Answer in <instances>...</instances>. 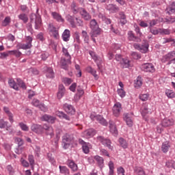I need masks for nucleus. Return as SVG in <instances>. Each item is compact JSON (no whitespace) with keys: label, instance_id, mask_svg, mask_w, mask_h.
<instances>
[{"label":"nucleus","instance_id":"nucleus-1","mask_svg":"<svg viewBox=\"0 0 175 175\" xmlns=\"http://www.w3.org/2000/svg\"><path fill=\"white\" fill-rule=\"evenodd\" d=\"M35 24V29H39L42 27V18L40 15H36V14H31L30 15V23L27 24V28L29 32H33L32 29V24Z\"/></svg>","mask_w":175,"mask_h":175},{"label":"nucleus","instance_id":"nucleus-2","mask_svg":"<svg viewBox=\"0 0 175 175\" xmlns=\"http://www.w3.org/2000/svg\"><path fill=\"white\" fill-rule=\"evenodd\" d=\"M90 28L91 29L90 36L91 38H97L100 35L102 32V29L99 27L98 22L95 19H92L90 22Z\"/></svg>","mask_w":175,"mask_h":175},{"label":"nucleus","instance_id":"nucleus-3","mask_svg":"<svg viewBox=\"0 0 175 175\" xmlns=\"http://www.w3.org/2000/svg\"><path fill=\"white\" fill-rule=\"evenodd\" d=\"M174 125V120L173 118H164L160 125L157 127V132L158 133H162V131H163V128H167L169 126H173Z\"/></svg>","mask_w":175,"mask_h":175},{"label":"nucleus","instance_id":"nucleus-4","mask_svg":"<svg viewBox=\"0 0 175 175\" xmlns=\"http://www.w3.org/2000/svg\"><path fill=\"white\" fill-rule=\"evenodd\" d=\"M97 142L102 143L105 147H108L109 150H113V146H111V141L107 138H105L103 136H98L96 137Z\"/></svg>","mask_w":175,"mask_h":175},{"label":"nucleus","instance_id":"nucleus-5","mask_svg":"<svg viewBox=\"0 0 175 175\" xmlns=\"http://www.w3.org/2000/svg\"><path fill=\"white\" fill-rule=\"evenodd\" d=\"M141 69H142L144 72H148V73H154V72H155V67L154 66V64L151 63L142 64Z\"/></svg>","mask_w":175,"mask_h":175},{"label":"nucleus","instance_id":"nucleus-6","mask_svg":"<svg viewBox=\"0 0 175 175\" xmlns=\"http://www.w3.org/2000/svg\"><path fill=\"white\" fill-rule=\"evenodd\" d=\"M90 118L93 120V121H97V122H99V124H101V125H103L104 126H107V122L100 115H91Z\"/></svg>","mask_w":175,"mask_h":175},{"label":"nucleus","instance_id":"nucleus-7","mask_svg":"<svg viewBox=\"0 0 175 175\" xmlns=\"http://www.w3.org/2000/svg\"><path fill=\"white\" fill-rule=\"evenodd\" d=\"M122 110V107L121 103H116L114 104L112 111L113 114L115 117H120V114H121V111Z\"/></svg>","mask_w":175,"mask_h":175},{"label":"nucleus","instance_id":"nucleus-8","mask_svg":"<svg viewBox=\"0 0 175 175\" xmlns=\"http://www.w3.org/2000/svg\"><path fill=\"white\" fill-rule=\"evenodd\" d=\"M133 47L134 49L138 50L139 51H140V53H143L144 54L148 51V44L140 45L139 44H134Z\"/></svg>","mask_w":175,"mask_h":175},{"label":"nucleus","instance_id":"nucleus-9","mask_svg":"<svg viewBox=\"0 0 175 175\" xmlns=\"http://www.w3.org/2000/svg\"><path fill=\"white\" fill-rule=\"evenodd\" d=\"M31 130L32 131V132H34L38 135H42V133H43V126L40 124H33L31 126Z\"/></svg>","mask_w":175,"mask_h":175},{"label":"nucleus","instance_id":"nucleus-10","mask_svg":"<svg viewBox=\"0 0 175 175\" xmlns=\"http://www.w3.org/2000/svg\"><path fill=\"white\" fill-rule=\"evenodd\" d=\"M79 14L85 21H90V20L92 18L90 13H88V12H87V10H85L84 8H81L79 10Z\"/></svg>","mask_w":175,"mask_h":175},{"label":"nucleus","instance_id":"nucleus-11","mask_svg":"<svg viewBox=\"0 0 175 175\" xmlns=\"http://www.w3.org/2000/svg\"><path fill=\"white\" fill-rule=\"evenodd\" d=\"M70 60H68L67 58L62 57L60 60V65L62 69H64V70H68L69 69V64H70Z\"/></svg>","mask_w":175,"mask_h":175},{"label":"nucleus","instance_id":"nucleus-12","mask_svg":"<svg viewBox=\"0 0 175 175\" xmlns=\"http://www.w3.org/2000/svg\"><path fill=\"white\" fill-rule=\"evenodd\" d=\"M123 119L124 121L126 123V125L129 127L133 126V121L132 120V118H131V114L128 113H125L123 115Z\"/></svg>","mask_w":175,"mask_h":175},{"label":"nucleus","instance_id":"nucleus-13","mask_svg":"<svg viewBox=\"0 0 175 175\" xmlns=\"http://www.w3.org/2000/svg\"><path fill=\"white\" fill-rule=\"evenodd\" d=\"M44 70L47 79H54V70L53 68L45 66Z\"/></svg>","mask_w":175,"mask_h":175},{"label":"nucleus","instance_id":"nucleus-14","mask_svg":"<svg viewBox=\"0 0 175 175\" xmlns=\"http://www.w3.org/2000/svg\"><path fill=\"white\" fill-rule=\"evenodd\" d=\"M109 131L111 133L113 136H117L118 135V130H117V127L116 126V123L110 120L109 121Z\"/></svg>","mask_w":175,"mask_h":175},{"label":"nucleus","instance_id":"nucleus-15","mask_svg":"<svg viewBox=\"0 0 175 175\" xmlns=\"http://www.w3.org/2000/svg\"><path fill=\"white\" fill-rule=\"evenodd\" d=\"M42 121H46L49 124H54L55 122V117L51 116L50 115L45 114L41 117Z\"/></svg>","mask_w":175,"mask_h":175},{"label":"nucleus","instance_id":"nucleus-16","mask_svg":"<svg viewBox=\"0 0 175 175\" xmlns=\"http://www.w3.org/2000/svg\"><path fill=\"white\" fill-rule=\"evenodd\" d=\"M43 131H45L46 135L51 136V137L54 136V129L52 126H47V124H44Z\"/></svg>","mask_w":175,"mask_h":175},{"label":"nucleus","instance_id":"nucleus-17","mask_svg":"<svg viewBox=\"0 0 175 175\" xmlns=\"http://www.w3.org/2000/svg\"><path fill=\"white\" fill-rule=\"evenodd\" d=\"M79 144L82 146V150L85 154H88L90 152V148L88 147V143L84 142V140L79 139Z\"/></svg>","mask_w":175,"mask_h":175},{"label":"nucleus","instance_id":"nucleus-18","mask_svg":"<svg viewBox=\"0 0 175 175\" xmlns=\"http://www.w3.org/2000/svg\"><path fill=\"white\" fill-rule=\"evenodd\" d=\"M106 9L109 11V13H117L120 11V8L114 4H108Z\"/></svg>","mask_w":175,"mask_h":175},{"label":"nucleus","instance_id":"nucleus-19","mask_svg":"<svg viewBox=\"0 0 175 175\" xmlns=\"http://www.w3.org/2000/svg\"><path fill=\"white\" fill-rule=\"evenodd\" d=\"M67 165L70 169H71L72 172H77L79 170V167L77 166V164L75 163L72 160H68L67 161Z\"/></svg>","mask_w":175,"mask_h":175},{"label":"nucleus","instance_id":"nucleus-20","mask_svg":"<svg viewBox=\"0 0 175 175\" xmlns=\"http://www.w3.org/2000/svg\"><path fill=\"white\" fill-rule=\"evenodd\" d=\"M128 39L129 40L133 41V42H142V40L137 36H135V34L133 33V31H129L128 32Z\"/></svg>","mask_w":175,"mask_h":175},{"label":"nucleus","instance_id":"nucleus-21","mask_svg":"<svg viewBox=\"0 0 175 175\" xmlns=\"http://www.w3.org/2000/svg\"><path fill=\"white\" fill-rule=\"evenodd\" d=\"M175 56V51L169 52L167 55H164L161 59L162 62H167V61H170L172 58Z\"/></svg>","mask_w":175,"mask_h":175},{"label":"nucleus","instance_id":"nucleus-22","mask_svg":"<svg viewBox=\"0 0 175 175\" xmlns=\"http://www.w3.org/2000/svg\"><path fill=\"white\" fill-rule=\"evenodd\" d=\"M64 42H69L70 39V31L68 29H65L62 35Z\"/></svg>","mask_w":175,"mask_h":175},{"label":"nucleus","instance_id":"nucleus-23","mask_svg":"<svg viewBox=\"0 0 175 175\" xmlns=\"http://www.w3.org/2000/svg\"><path fill=\"white\" fill-rule=\"evenodd\" d=\"M64 109L65 110V111L66 113H68V114H75V108L73 107V106L69 105V104H65L64 105Z\"/></svg>","mask_w":175,"mask_h":175},{"label":"nucleus","instance_id":"nucleus-24","mask_svg":"<svg viewBox=\"0 0 175 175\" xmlns=\"http://www.w3.org/2000/svg\"><path fill=\"white\" fill-rule=\"evenodd\" d=\"M94 159L97 162V165L102 169L105 166V160L103 157H101L99 155L94 156Z\"/></svg>","mask_w":175,"mask_h":175},{"label":"nucleus","instance_id":"nucleus-25","mask_svg":"<svg viewBox=\"0 0 175 175\" xmlns=\"http://www.w3.org/2000/svg\"><path fill=\"white\" fill-rule=\"evenodd\" d=\"M64 95H65V86L61 84L59 85V90L57 94V98L62 99Z\"/></svg>","mask_w":175,"mask_h":175},{"label":"nucleus","instance_id":"nucleus-26","mask_svg":"<svg viewBox=\"0 0 175 175\" xmlns=\"http://www.w3.org/2000/svg\"><path fill=\"white\" fill-rule=\"evenodd\" d=\"M51 16L54 18V20H56V21H57L58 23H64L65 21V20L62 18V16H61V14L57 12H51Z\"/></svg>","mask_w":175,"mask_h":175},{"label":"nucleus","instance_id":"nucleus-27","mask_svg":"<svg viewBox=\"0 0 175 175\" xmlns=\"http://www.w3.org/2000/svg\"><path fill=\"white\" fill-rule=\"evenodd\" d=\"M3 111L8 115V120H9L10 122H11V124H13L14 122V119H13V113H12V112H10V111L9 110V108L8 107H4Z\"/></svg>","mask_w":175,"mask_h":175},{"label":"nucleus","instance_id":"nucleus-28","mask_svg":"<svg viewBox=\"0 0 175 175\" xmlns=\"http://www.w3.org/2000/svg\"><path fill=\"white\" fill-rule=\"evenodd\" d=\"M98 18L102 20V21H104V23H105V24H107V25L111 24V20L110 18H107L105 14H103L102 13H98Z\"/></svg>","mask_w":175,"mask_h":175},{"label":"nucleus","instance_id":"nucleus-29","mask_svg":"<svg viewBox=\"0 0 175 175\" xmlns=\"http://www.w3.org/2000/svg\"><path fill=\"white\" fill-rule=\"evenodd\" d=\"M16 47L18 49V50L22 49V50H28V49H31L32 47V44H21L18 43L16 45Z\"/></svg>","mask_w":175,"mask_h":175},{"label":"nucleus","instance_id":"nucleus-30","mask_svg":"<svg viewBox=\"0 0 175 175\" xmlns=\"http://www.w3.org/2000/svg\"><path fill=\"white\" fill-rule=\"evenodd\" d=\"M94 135H95V131L92 129L85 131L83 132V136L86 139H90V137H92V136H94Z\"/></svg>","mask_w":175,"mask_h":175},{"label":"nucleus","instance_id":"nucleus-31","mask_svg":"<svg viewBox=\"0 0 175 175\" xmlns=\"http://www.w3.org/2000/svg\"><path fill=\"white\" fill-rule=\"evenodd\" d=\"M167 14L170 16L175 13V1L166 8Z\"/></svg>","mask_w":175,"mask_h":175},{"label":"nucleus","instance_id":"nucleus-32","mask_svg":"<svg viewBox=\"0 0 175 175\" xmlns=\"http://www.w3.org/2000/svg\"><path fill=\"white\" fill-rule=\"evenodd\" d=\"M148 113H151V109H149L148 106L147 105L144 108L142 112L143 118L146 121H148V118L147 117V114H148Z\"/></svg>","mask_w":175,"mask_h":175},{"label":"nucleus","instance_id":"nucleus-33","mask_svg":"<svg viewBox=\"0 0 175 175\" xmlns=\"http://www.w3.org/2000/svg\"><path fill=\"white\" fill-rule=\"evenodd\" d=\"M119 16L120 18V23L122 25H125L128 21H126V15H125V13L124 12H120Z\"/></svg>","mask_w":175,"mask_h":175},{"label":"nucleus","instance_id":"nucleus-34","mask_svg":"<svg viewBox=\"0 0 175 175\" xmlns=\"http://www.w3.org/2000/svg\"><path fill=\"white\" fill-rule=\"evenodd\" d=\"M73 140V137H72V135L66 133L62 137V143H70Z\"/></svg>","mask_w":175,"mask_h":175},{"label":"nucleus","instance_id":"nucleus-35","mask_svg":"<svg viewBox=\"0 0 175 175\" xmlns=\"http://www.w3.org/2000/svg\"><path fill=\"white\" fill-rule=\"evenodd\" d=\"M170 148V144L169 143V142H165L162 144L161 150L163 151V152H164V154H166V152L169 151Z\"/></svg>","mask_w":175,"mask_h":175},{"label":"nucleus","instance_id":"nucleus-36","mask_svg":"<svg viewBox=\"0 0 175 175\" xmlns=\"http://www.w3.org/2000/svg\"><path fill=\"white\" fill-rule=\"evenodd\" d=\"M120 65L123 68H131V61H129V59H128L127 58H124Z\"/></svg>","mask_w":175,"mask_h":175},{"label":"nucleus","instance_id":"nucleus-37","mask_svg":"<svg viewBox=\"0 0 175 175\" xmlns=\"http://www.w3.org/2000/svg\"><path fill=\"white\" fill-rule=\"evenodd\" d=\"M56 116L59 117V118H64V120H66L67 121H70V118L68 115H66L65 113L62 111H56Z\"/></svg>","mask_w":175,"mask_h":175},{"label":"nucleus","instance_id":"nucleus-38","mask_svg":"<svg viewBox=\"0 0 175 175\" xmlns=\"http://www.w3.org/2000/svg\"><path fill=\"white\" fill-rule=\"evenodd\" d=\"M134 85L135 88H140L143 85V79H142L141 77H137L134 82Z\"/></svg>","mask_w":175,"mask_h":175},{"label":"nucleus","instance_id":"nucleus-39","mask_svg":"<svg viewBox=\"0 0 175 175\" xmlns=\"http://www.w3.org/2000/svg\"><path fill=\"white\" fill-rule=\"evenodd\" d=\"M62 53H63V57L66 58L68 61H70L72 59V57L70 56V54H69V52L68 51V49L65 47L62 48Z\"/></svg>","mask_w":175,"mask_h":175},{"label":"nucleus","instance_id":"nucleus-40","mask_svg":"<svg viewBox=\"0 0 175 175\" xmlns=\"http://www.w3.org/2000/svg\"><path fill=\"white\" fill-rule=\"evenodd\" d=\"M66 20L70 23L72 28H76V23H75V18L70 15L66 16Z\"/></svg>","mask_w":175,"mask_h":175},{"label":"nucleus","instance_id":"nucleus-41","mask_svg":"<svg viewBox=\"0 0 175 175\" xmlns=\"http://www.w3.org/2000/svg\"><path fill=\"white\" fill-rule=\"evenodd\" d=\"M8 84L10 87L15 90V91H18V86H17V83H16V81H14V79H9Z\"/></svg>","mask_w":175,"mask_h":175},{"label":"nucleus","instance_id":"nucleus-42","mask_svg":"<svg viewBox=\"0 0 175 175\" xmlns=\"http://www.w3.org/2000/svg\"><path fill=\"white\" fill-rule=\"evenodd\" d=\"M86 72H88V73H90L91 75H92V76H94L95 79H98V75H96V70L92 68V67L88 66L86 68Z\"/></svg>","mask_w":175,"mask_h":175},{"label":"nucleus","instance_id":"nucleus-43","mask_svg":"<svg viewBox=\"0 0 175 175\" xmlns=\"http://www.w3.org/2000/svg\"><path fill=\"white\" fill-rule=\"evenodd\" d=\"M165 167L167 169H174L175 170V161L173 160H168L165 162Z\"/></svg>","mask_w":175,"mask_h":175},{"label":"nucleus","instance_id":"nucleus-44","mask_svg":"<svg viewBox=\"0 0 175 175\" xmlns=\"http://www.w3.org/2000/svg\"><path fill=\"white\" fill-rule=\"evenodd\" d=\"M59 172L62 174H65V175H69V169L66 167V166H59Z\"/></svg>","mask_w":175,"mask_h":175},{"label":"nucleus","instance_id":"nucleus-45","mask_svg":"<svg viewBox=\"0 0 175 175\" xmlns=\"http://www.w3.org/2000/svg\"><path fill=\"white\" fill-rule=\"evenodd\" d=\"M10 55H14L16 58H20L23 53L18 50L9 51Z\"/></svg>","mask_w":175,"mask_h":175},{"label":"nucleus","instance_id":"nucleus-46","mask_svg":"<svg viewBox=\"0 0 175 175\" xmlns=\"http://www.w3.org/2000/svg\"><path fill=\"white\" fill-rule=\"evenodd\" d=\"M71 10L74 14H77L79 13V9L77 8V5L76 2L73 1L70 5Z\"/></svg>","mask_w":175,"mask_h":175},{"label":"nucleus","instance_id":"nucleus-47","mask_svg":"<svg viewBox=\"0 0 175 175\" xmlns=\"http://www.w3.org/2000/svg\"><path fill=\"white\" fill-rule=\"evenodd\" d=\"M109 166V175H113L114 174V163L113 161H110L108 163Z\"/></svg>","mask_w":175,"mask_h":175},{"label":"nucleus","instance_id":"nucleus-48","mask_svg":"<svg viewBox=\"0 0 175 175\" xmlns=\"http://www.w3.org/2000/svg\"><path fill=\"white\" fill-rule=\"evenodd\" d=\"M119 144L122 148H128V142H126V140H125L124 138L120 137L119 139Z\"/></svg>","mask_w":175,"mask_h":175},{"label":"nucleus","instance_id":"nucleus-49","mask_svg":"<svg viewBox=\"0 0 175 175\" xmlns=\"http://www.w3.org/2000/svg\"><path fill=\"white\" fill-rule=\"evenodd\" d=\"M18 19L22 20V21H23V23H28V16H27V14H21L18 15Z\"/></svg>","mask_w":175,"mask_h":175},{"label":"nucleus","instance_id":"nucleus-50","mask_svg":"<svg viewBox=\"0 0 175 175\" xmlns=\"http://www.w3.org/2000/svg\"><path fill=\"white\" fill-rule=\"evenodd\" d=\"M11 21H12V19L10 18V16H6L2 22V26L8 27V25H9V24H10Z\"/></svg>","mask_w":175,"mask_h":175},{"label":"nucleus","instance_id":"nucleus-51","mask_svg":"<svg viewBox=\"0 0 175 175\" xmlns=\"http://www.w3.org/2000/svg\"><path fill=\"white\" fill-rule=\"evenodd\" d=\"M14 142L16 143V144H18V148H20V147L24 144V140L20 137H15Z\"/></svg>","mask_w":175,"mask_h":175},{"label":"nucleus","instance_id":"nucleus-52","mask_svg":"<svg viewBox=\"0 0 175 175\" xmlns=\"http://www.w3.org/2000/svg\"><path fill=\"white\" fill-rule=\"evenodd\" d=\"M28 161L29 162L30 166H31V167H33V165H35V159L33 157V155L29 154L28 156Z\"/></svg>","mask_w":175,"mask_h":175},{"label":"nucleus","instance_id":"nucleus-53","mask_svg":"<svg viewBox=\"0 0 175 175\" xmlns=\"http://www.w3.org/2000/svg\"><path fill=\"white\" fill-rule=\"evenodd\" d=\"M62 81L66 85H70L73 81L70 78L65 77L62 79Z\"/></svg>","mask_w":175,"mask_h":175},{"label":"nucleus","instance_id":"nucleus-54","mask_svg":"<svg viewBox=\"0 0 175 175\" xmlns=\"http://www.w3.org/2000/svg\"><path fill=\"white\" fill-rule=\"evenodd\" d=\"M19 126L21 129H22V131H24L25 132H28V131H29V127H28L27 124L23 122L19 123Z\"/></svg>","mask_w":175,"mask_h":175},{"label":"nucleus","instance_id":"nucleus-55","mask_svg":"<svg viewBox=\"0 0 175 175\" xmlns=\"http://www.w3.org/2000/svg\"><path fill=\"white\" fill-rule=\"evenodd\" d=\"M8 122L3 120V119H0V129H5L6 126H8Z\"/></svg>","mask_w":175,"mask_h":175},{"label":"nucleus","instance_id":"nucleus-56","mask_svg":"<svg viewBox=\"0 0 175 175\" xmlns=\"http://www.w3.org/2000/svg\"><path fill=\"white\" fill-rule=\"evenodd\" d=\"M10 55V53H9V51L7 52H3L0 53V58L1 59H5V58H8Z\"/></svg>","mask_w":175,"mask_h":175},{"label":"nucleus","instance_id":"nucleus-57","mask_svg":"<svg viewBox=\"0 0 175 175\" xmlns=\"http://www.w3.org/2000/svg\"><path fill=\"white\" fill-rule=\"evenodd\" d=\"M159 33L161 35H170V30L167 29H159Z\"/></svg>","mask_w":175,"mask_h":175},{"label":"nucleus","instance_id":"nucleus-58","mask_svg":"<svg viewBox=\"0 0 175 175\" xmlns=\"http://www.w3.org/2000/svg\"><path fill=\"white\" fill-rule=\"evenodd\" d=\"M21 162L24 167H29V163H28L27 160L24 159L23 158H21Z\"/></svg>","mask_w":175,"mask_h":175},{"label":"nucleus","instance_id":"nucleus-59","mask_svg":"<svg viewBox=\"0 0 175 175\" xmlns=\"http://www.w3.org/2000/svg\"><path fill=\"white\" fill-rule=\"evenodd\" d=\"M165 23H167V24H173V23H175V18L167 17L165 18Z\"/></svg>","mask_w":175,"mask_h":175},{"label":"nucleus","instance_id":"nucleus-60","mask_svg":"<svg viewBox=\"0 0 175 175\" xmlns=\"http://www.w3.org/2000/svg\"><path fill=\"white\" fill-rule=\"evenodd\" d=\"M165 94L167 95V98H174V92L172 90H166Z\"/></svg>","mask_w":175,"mask_h":175},{"label":"nucleus","instance_id":"nucleus-61","mask_svg":"<svg viewBox=\"0 0 175 175\" xmlns=\"http://www.w3.org/2000/svg\"><path fill=\"white\" fill-rule=\"evenodd\" d=\"M7 170L10 175H14V170L13 169V167L12 165H8L7 166Z\"/></svg>","mask_w":175,"mask_h":175},{"label":"nucleus","instance_id":"nucleus-62","mask_svg":"<svg viewBox=\"0 0 175 175\" xmlns=\"http://www.w3.org/2000/svg\"><path fill=\"white\" fill-rule=\"evenodd\" d=\"M118 94L121 98H124L126 95L125 91L122 88L118 90Z\"/></svg>","mask_w":175,"mask_h":175},{"label":"nucleus","instance_id":"nucleus-63","mask_svg":"<svg viewBox=\"0 0 175 175\" xmlns=\"http://www.w3.org/2000/svg\"><path fill=\"white\" fill-rule=\"evenodd\" d=\"M150 33H152V35H158L159 33V29H152L151 27H149Z\"/></svg>","mask_w":175,"mask_h":175},{"label":"nucleus","instance_id":"nucleus-64","mask_svg":"<svg viewBox=\"0 0 175 175\" xmlns=\"http://www.w3.org/2000/svg\"><path fill=\"white\" fill-rule=\"evenodd\" d=\"M118 174L120 175H125V170L122 167H120L118 168Z\"/></svg>","mask_w":175,"mask_h":175}]
</instances>
